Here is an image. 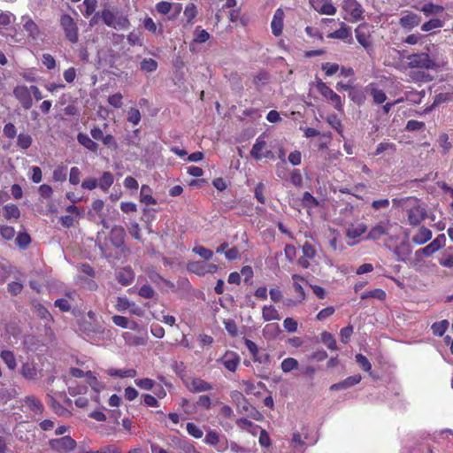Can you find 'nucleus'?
I'll use <instances>...</instances> for the list:
<instances>
[{
    "label": "nucleus",
    "instance_id": "052dcab7",
    "mask_svg": "<svg viewBox=\"0 0 453 453\" xmlns=\"http://www.w3.org/2000/svg\"><path fill=\"white\" fill-rule=\"evenodd\" d=\"M134 383L137 387L144 390H151L155 386V381L149 378L136 379Z\"/></svg>",
    "mask_w": 453,
    "mask_h": 453
},
{
    "label": "nucleus",
    "instance_id": "4468645a",
    "mask_svg": "<svg viewBox=\"0 0 453 453\" xmlns=\"http://www.w3.org/2000/svg\"><path fill=\"white\" fill-rule=\"evenodd\" d=\"M303 257L298 259V264L303 268L307 269L311 265L310 260L313 259L317 255V250L310 242H305L302 246Z\"/></svg>",
    "mask_w": 453,
    "mask_h": 453
},
{
    "label": "nucleus",
    "instance_id": "2eb2a0df",
    "mask_svg": "<svg viewBox=\"0 0 453 453\" xmlns=\"http://www.w3.org/2000/svg\"><path fill=\"white\" fill-rule=\"evenodd\" d=\"M20 374L27 380H36L41 371L38 370L37 365L33 361H27L21 365L20 367Z\"/></svg>",
    "mask_w": 453,
    "mask_h": 453
},
{
    "label": "nucleus",
    "instance_id": "5fc2aeb1",
    "mask_svg": "<svg viewBox=\"0 0 453 453\" xmlns=\"http://www.w3.org/2000/svg\"><path fill=\"white\" fill-rule=\"evenodd\" d=\"M421 11L426 15L437 14L443 11V7L441 5H436L433 3L426 4L422 6Z\"/></svg>",
    "mask_w": 453,
    "mask_h": 453
},
{
    "label": "nucleus",
    "instance_id": "49530a36",
    "mask_svg": "<svg viewBox=\"0 0 453 453\" xmlns=\"http://www.w3.org/2000/svg\"><path fill=\"white\" fill-rule=\"evenodd\" d=\"M111 319L115 326L121 328H134L136 326L135 323H133L134 326H131L129 319L124 316L114 315L112 316Z\"/></svg>",
    "mask_w": 453,
    "mask_h": 453
},
{
    "label": "nucleus",
    "instance_id": "f8f14e48",
    "mask_svg": "<svg viewBox=\"0 0 453 453\" xmlns=\"http://www.w3.org/2000/svg\"><path fill=\"white\" fill-rule=\"evenodd\" d=\"M446 242V236L444 234H439L434 240H433L428 245L418 250L416 254L421 253L426 257H429L441 250Z\"/></svg>",
    "mask_w": 453,
    "mask_h": 453
},
{
    "label": "nucleus",
    "instance_id": "393cba45",
    "mask_svg": "<svg viewBox=\"0 0 453 453\" xmlns=\"http://www.w3.org/2000/svg\"><path fill=\"white\" fill-rule=\"evenodd\" d=\"M432 238V231L426 227L420 226L412 237V242L418 245H422Z\"/></svg>",
    "mask_w": 453,
    "mask_h": 453
},
{
    "label": "nucleus",
    "instance_id": "f704fd0d",
    "mask_svg": "<svg viewBox=\"0 0 453 453\" xmlns=\"http://www.w3.org/2000/svg\"><path fill=\"white\" fill-rule=\"evenodd\" d=\"M350 31L349 28L344 24H341V27L332 33H330L327 37L332 39H341L345 40L349 37H350Z\"/></svg>",
    "mask_w": 453,
    "mask_h": 453
},
{
    "label": "nucleus",
    "instance_id": "6e6d98bb",
    "mask_svg": "<svg viewBox=\"0 0 453 453\" xmlns=\"http://www.w3.org/2000/svg\"><path fill=\"white\" fill-rule=\"evenodd\" d=\"M298 367V362L293 357L285 358L281 362V369L284 372H289Z\"/></svg>",
    "mask_w": 453,
    "mask_h": 453
},
{
    "label": "nucleus",
    "instance_id": "603ef678",
    "mask_svg": "<svg viewBox=\"0 0 453 453\" xmlns=\"http://www.w3.org/2000/svg\"><path fill=\"white\" fill-rule=\"evenodd\" d=\"M443 26V22L439 19H432L428 20L427 22H425L422 27L421 30L424 32H429L431 30L441 28Z\"/></svg>",
    "mask_w": 453,
    "mask_h": 453
},
{
    "label": "nucleus",
    "instance_id": "bf43d9fd",
    "mask_svg": "<svg viewBox=\"0 0 453 453\" xmlns=\"http://www.w3.org/2000/svg\"><path fill=\"white\" fill-rule=\"evenodd\" d=\"M157 68V63L153 58H144L141 62V69L145 72H154Z\"/></svg>",
    "mask_w": 453,
    "mask_h": 453
},
{
    "label": "nucleus",
    "instance_id": "423d86ee",
    "mask_svg": "<svg viewBox=\"0 0 453 453\" xmlns=\"http://www.w3.org/2000/svg\"><path fill=\"white\" fill-rule=\"evenodd\" d=\"M187 269L192 273L199 276H204L205 274L215 273L218 271L219 266L215 264L204 261H192L188 263Z\"/></svg>",
    "mask_w": 453,
    "mask_h": 453
},
{
    "label": "nucleus",
    "instance_id": "7c9ffc66",
    "mask_svg": "<svg viewBox=\"0 0 453 453\" xmlns=\"http://www.w3.org/2000/svg\"><path fill=\"white\" fill-rule=\"evenodd\" d=\"M24 406L27 407L35 413H41L43 409L41 401L33 395L27 396L24 399Z\"/></svg>",
    "mask_w": 453,
    "mask_h": 453
},
{
    "label": "nucleus",
    "instance_id": "412c9836",
    "mask_svg": "<svg viewBox=\"0 0 453 453\" xmlns=\"http://www.w3.org/2000/svg\"><path fill=\"white\" fill-rule=\"evenodd\" d=\"M421 21L420 17L413 12H407L403 15L399 19V24L405 29H411L419 25Z\"/></svg>",
    "mask_w": 453,
    "mask_h": 453
},
{
    "label": "nucleus",
    "instance_id": "69168bd1",
    "mask_svg": "<svg viewBox=\"0 0 453 453\" xmlns=\"http://www.w3.org/2000/svg\"><path fill=\"white\" fill-rule=\"evenodd\" d=\"M453 99V93L451 92H445V93H440L435 96L434 100V105H439L441 104L449 102Z\"/></svg>",
    "mask_w": 453,
    "mask_h": 453
},
{
    "label": "nucleus",
    "instance_id": "79ce46f5",
    "mask_svg": "<svg viewBox=\"0 0 453 453\" xmlns=\"http://www.w3.org/2000/svg\"><path fill=\"white\" fill-rule=\"evenodd\" d=\"M141 202L146 204L157 203V201L153 198V196L150 194V188L146 185H142L141 188Z\"/></svg>",
    "mask_w": 453,
    "mask_h": 453
},
{
    "label": "nucleus",
    "instance_id": "39448f33",
    "mask_svg": "<svg viewBox=\"0 0 453 453\" xmlns=\"http://www.w3.org/2000/svg\"><path fill=\"white\" fill-rule=\"evenodd\" d=\"M12 94L23 109L29 110L33 106L31 86L17 85Z\"/></svg>",
    "mask_w": 453,
    "mask_h": 453
},
{
    "label": "nucleus",
    "instance_id": "7ed1b4c3",
    "mask_svg": "<svg viewBox=\"0 0 453 453\" xmlns=\"http://www.w3.org/2000/svg\"><path fill=\"white\" fill-rule=\"evenodd\" d=\"M101 18L105 25L117 30L126 29L130 26V22L126 16L110 9L104 10Z\"/></svg>",
    "mask_w": 453,
    "mask_h": 453
},
{
    "label": "nucleus",
    "instance_id": "c03bdc74",
    "mask_svg": "<svg viewBox=\"0 0 453 453\" xmlns=\"http://www.w3.org/2000/svg\"><path fill=\"white\" fill-rule=\"evenodd\" d=\"M196 15L197 10L196 4L193 3L188 4L184 10V16L187 19V23L192 24Z\"/></svg>",
    "mask_w": 453,
    "mask_h": 453
},
{
    "label": "nucleus",
    "instance_id": "13d9d810",
    "mask_svg": "<svg viewBox=\"0 0 453 453\" xmlns=\"http://www.w3.org/2000/svg\"><path fill=\"white\" fill-rule=\"evenodd\" d=\"M321 69L325 72L326 76H333L340 70V65L336 63H324L321 65Z\"/></svg>",
    "mask_w": 453,
    "mask_h": 453
},
{
    "label": "nucleus",
    "instance_id": "774afa93",
    "mask_svg": "<svg viewBox=\"0 0 453 453\" xmlns=\"http://www.w3.org/2000/svg\"><path fill=\"white\" fill-rule=\"evenodd\" d=\"M123 96L120 93H115L108 97V103L114 108H120L123 104Z\"/></svg>",
    "mask_w": 453,
    "mask_h": 453
},
{
    "label": "nucleus",
    "instance_id": "de8ad7c7",
    "mask_svg": "<svg viewBox=\"0 0 453 453\" xmlns=\"http://www.w3.org/2000/svg\"><path fill=\"white\" fill-rule=\"evenodd\" d=\"M355 358H356V362L357 363V365L360 366V368L362 370L372 374V365L366 357H365L362 354H357Z\"/></svg>",
    "mask_w": 453,
    "mask_h": 453
},
{
    "label": "nucleus",
    "instance_id": "09e8293b",
    "mask_svg": "<svg viewBox=\"0 0 453 453\" xmlns=\"http://www.w3.org/2000/svg\"><path fill=\"white\" fill-rule=\"evenodd\" d=\"M321 341L329 349L335 350L337 349V344L333 334L328 332H323L321 334Z\"/></svg>",
    "mask_w": 453,
    "mask_h": 453
},
{
    "label": "nucleus",
    "instance_id": "37998d69",
    "mask_svg": "<svg viewBox=\"0 0 453 453\" xmlns=\"http://www.w3.org/2000/svg\"><path fill=\"white\" fill-rule=\"evenodd\" d=\"M210 39V34L205 30L197 27L194 33V42L203 43Z\"/></svg>",
    "mask_w": 453,
    "mask_h": 453
},
{
    "label": "nucleus",
    "instance_id": "f3484780",
    "mask_svg": "<svg viewBox=\"0 0 453 453\" xmlns=\"http://www.w3.org/2000/svg\"><path fill=\"white\" fill-rule=\"evenodd\" d=\"M186 387L190 392L198 393L211 390L213 386L200 378H193L186 382Z\"/></svg>",
    "mask_w": 453,
    "mask_h": 453
},
{
    "label": "nucleus",
    "instance_id": "ea45409f",
    "mask_svg": "<svg viewBox=\"0 0 453 453\" xmlns=\"http://www.w3.org/2000/svg\"><path fill=\"white\" fill-rule=\"evenodd\" d=\"M4 218L7 219H17L20 216V211H19V209L18 208V206H16L15 204H6L4 207Z\"/></svg>",
    "mask_w": 453,
    "mask_h": 453
},
{
    "label": "nucleus",
    "instance_id": "58836bf2",
    "mask_svg": "<svg viewBox=\"0 0 453 453\" xmlns=\"http://www.w3.org/2000/svg\"><path fill=\"white\" fill-rule=\"evenodd\" d=\"M449 323L447 319L435 322L431 326L433 334L436 336H442L448 329Z\"/></svg>",
    "mask_w": 453,
    "mask_h": 453
},
{
    "label": "nucleus",
    "instance_id": "a878e982",
    "mask_svg": "<svg viewBox=\"0 0 453 453\" xmlns=\"http://www.w3.org/2000/svg\"><path fill=\"white\" fill-rule=\"evenodd\" d=\"M117 280L121 285L128 286L134 280V273L131 267H124L118 273Z\"/></svg>",
    "mask_w": 453,
    "mask_h": 453
},
{
    "label": "nucleus",
    "instance_id": "0e129e2a",
    "mask_svg": "<svg viewBox=\"0 0 453 453\" xmlns=\"http://www.w3.org/2000/svg\"><path fill=\"white\" fill-rule=\"evenodd\" d=\"M187 431L191 436H193L196 439H200L203 435L202 429L194 423L187 424Z\"/></svg>",
    "mask_w": 453,
    "mask_h": 453
},
{
    "label": "nucleus",
    "instance_id": "f03ea898",
    "mask_svg": "<svg viewBox=\"0 0 453 453\" xmlns=\"http://www.w3.org/2000/svg\"><path fill=\"white\" fill-rule=\"evenodd\" d=\"M408 66L426 70L441 71L446 69L448 59L442 55L430 56L426 52L413 53L407 56Z\"/></svg>",
    "mask_w": 453,
    "mask_h": 453
},
{
    "label": "nucleus",
    "instance_id": "c756f323",
    "mask_svg": "<svg viewBox=\"0 0 453 453\" xmlns=\"http://www.w3.org/2000/svg\"><path fill=\"white\" fill-rule=\"evenodd\" d=\"M262 317L265 321L280 320V317L277 309L273 305H265L262 308Z\"/></svg>",
    "mask_w": 453,
    "mask_h": 453
},
{
    "label": "nucleus",
    "instance_id": "e2e57ef3",
    "mask_svg": "<svg viewBox=\"0 0 453 453\" xmlns=\"http://www.w3.org/2000/svg\"><path fill=\"white\" fill-rule=\"evenodd\" d=\"M127 120L133 125H138L141 121V113L136 108H130L127 111Z\"/></svg>",
    "mask_w": 453,
    "mask_h": 453
},
{
    "label": "nucleus",
    "instance_id": "a18cd8bd",
    "mask_svg": "<svg viewBox=\"0 0 453 453\" xmlns=\"http://www.w3.org/2000/svg\"><path fill=\"white\" fill-rule=\"evenodd\" d=\"M317 89L318 91L328 101L335 93L332 88H330L325 82L322 81H319L317 82Z\"/></svg>",
    "mask_w": 453,
    "mask_h": 453
},
{
    "label": "nucleus",
    "instance_id": "aec40b11",
    "mask_svg": "<svg viewBox=\"0 0 453 453\" xmlns=\"http://www.w3.org/2000/svg\"><path fill=\"white\" fill-rule=\"evenodd\" d=\"M284 12L281 8H278L273 15L271 28L272 32L275 36H279L282 33L283 29V20H284Z\"/></svg>",
    "mask_w": 453,
    "mask_h": 453
},
{
    "label": "nucleus",
    "instance_id": "4d7b16f0",
    "mask_svg": "<svg viewBox=\"0 0 453 453\" xmlns=\"http://www.w3.org/2000/svg\"><path fill=\"white\" fill-rule=\"evenodd\" d=\"M123 337H124L127 344H128V345L138 346V345L145 344L144 339L138 337V336L132 335L130 333H127V332L123 334Z\"/></svg>",
    "mask_w": 453,
    "mask_h": 453
},
{
    "label": "nucleus",
    "instance_id": "bb28decb",
    "mask_svg": "<svg viewBox=\"0 0 453 453\" xmlns=\"http://www.w3.org/2000/svg\"><path fill=\"white\" fill-rule=\"evenodd\" d=\"M77 141L80 144H81L89 151L97 152L99 145L95 141H93L87 134L79 133L77 135Z\"/></svg>",
    "mask_w": 453,
    "mask_h": 453
},
{
    "label": "nucleus",
    "instance_id": "680f3d73",
    "mask_svg": "<svg viewBox=\"0 0 453 453\" xmlns=\"http://www.w3.org/2000/svg\"><path fill=\"white\" fill-rule=\"evenodd\" d=\"M18 146L22 149H28L32 144V137L27 134H19L17 141Z\"/></svg>",
    "mask_w": 453,
    "mask_h": 453
},
{
    "label": "nucleus",
    "instance_id": "dca6fc26",
    "mask_svg": "<svg viewBox=\"0 0 453 453\" xmlns=\"http://www.w3.org/2000/svg\"><path fill=\"white\" fill-rule=\"evenodd\" d=\"M356 38L365 49H368L371 44V35L369 27L366 24H360L355 30Z\"/></svg>",
    "mask_w": 453,
    "mask_h": 453
},
{
    "label": "nucleus",
    "instance_id": "a211bd4d",
    "mask_svg": "<svg viewBox=\"0 0 453 453\" xmlns=\"http://www.w3.org/2000/svg\"><path fill=\"white\" fill-rule=\"evenodd\" d=\"M241 358L234 351H226L221 357L220 362L225 368L230 372H235L240 365Z\"/></svg>",
    "mask_w": 453,
    "mask_h": 453
},
{
    "label": "nucleus",
    "instance_id": "a19ab883",
    "mask_svg": "<svg viewBox=\"0 0 453 453\" xmlns=\"http://www.w3.org/2000/svg\"><path fill=\"white\" fill-rule=\"evenodd\" d=\"M302 204L308 209H312L318 207L319 203L310 192H304L302 197Z\"/></svg>",
    "mask_w": 453,
    "mask_h": 453
},
{
    "label": "nucleus",
    "instance_id": "cd10ccee",
    "mask_svg": "<svg viewBox=\"0 0 453 453\" xmlns=\"http://www.w3.org/2000/svg\"><path fill=\"white\" fill-rule=\"evenodd\" d=\"M366 231V226L363 223L351 224L346 230V236L349 239H357Z\"/></svg>",
    "mask_w": 453,
    "mask_h": 453
},
{
    "label": "nucleus",
    "instance_id": "4be33fe9",
    "mask_svg": "<svg viewBox=\"0 0 453 453\" xmlns=\"http://www.w3.org/2000/svg\"><path fill=\"white\" fill-rule=\"evenodd\" d=\"M361 375L359 374H356V375H353V376H349L348 377L347 379L343 380L341 382H338V383H335V384H333L331 387H330V389L331 390H342V389H347L354 385H357L358 384L360 381H361Z\"/></svg>",
    "mask_w": 453,
    "mask_h": 453
},
{
    "label": "nucleus",
    "instance_id": "e433bc0d",
    "mask_svg": "<svg viewBox=\"0 0 453 453\" xmlns=\"http://www.w3.org/2000/svg\"><path fill=\"white\" fill-rule=\"evenodd\" d=\"M114 178L110 172H104L98 180V187L104 191H107L113 184Z\"/></svg>",
    "mask_w": 453,
    "mask_h": 453
},
{
    "label": "nucleus",
    "instance_id": "f257e3e1",
    "mask_svg": "<svg viewBox=\"0 0 453 453\" xmlns=\"http://www.w3.org/2000/svg\"><path fill=\"white\" fill-rule=\"evenodd\" d=\"M392 203L395 207L405 211L408 223L411 226H419L427 216L426 209L420 200L414 196L394 198Z\"/></svg>",
    "mask_w": 453,
    "mask_h": 453
},
{
    "label": "nucleus",
    "instance_id": "4c0bfd02",
    "mask_svg": "<svg viewBox=\"0 0 453 453\" xmlns=\"http://www.w3.org/2000/svg\"><path fill=\"white\" fill-rule=\"evenodd\" d=\"M86 377L88 383L96 392H100L104 388V384L100 382L91 371L86 372Z\"/></svg>",
    "mask_w": 453,
    "mask_h": 453
},
{
    "label": "nucleus",
    "instance_id": "5701e85b",
    "mask_svg": "<svg viewBox=\"0 0 453 453\" xmlns=\"http://www.w3.org/2000/svg\"><path fill=\"white\" fill-rule=\"evenodd\" d=\"M312 7L319 12L326 15H334L336 8L329 2L321 3L319 0H311Z\"/></svg>",
    "mask_w": 453,
    "mask_h": 453
},
{
    "label": "nucleus",
    "instance_id": "6ab92c4d",
    "mask_svg": "<svg viewBox=\"0 0 453 453\" xmlns=\"http://www.w3.org/2000/svg\"><path fill=\"white\" fill-rule=\"evenodd\" d=\"M390 222L388 220L382 221L372 227L369 231L367 238L371 240H378L381 236L387 234L390 228Z\"/></svg>",
    "mask_w": 453,
    "mask_h": 453
},
{
    "label": "nucleus",
    "instance_id": "8fccbe9b",
    "mask_svg": "<svg viewBox=\"0 0 453 453\" xmlns=\"http://www.w3.org/2000/svg\"><path fill=\"white\" fill-rule=\"evenodd\" d=\"M386 297V293L380 288H376L371 291L365 292L361 295L362 299L376 298L378 300H383Z\"/></svg>",
    "mask_w": 453,
    "mask_h": 453
},
{
    "label": "nucleus",
    "instance_id": "9d476101",
    "mask_svg": "<svg viewBox=\"0 0 453 453\" xmlns=\"http://www.w3.org/2000/svg\"><path fill=\"white\" fill-rule=\"evenodd\" d=\"M50 445L53 449L60 453H64L73 450L76 446V442L70 436H64L58 439L50 440Z\"/></svg>",
    "mask_w": 453,
    "mask_h": 453
},
{
    "label": "nucleus",
    "instance_id": "2f4dec72",
    "mask_svg": "<svg viewBox=\"0 0 453 453\" xmlns=\"http://www.w3.org/2000/svg\"><path fill=\"white\" fill-rule=\"evenodd\" d=\"M106 372L109 376L119 378H134L136 375V371L134 369L111 368L108 369Z\"/></svg>",
    "mask_w": 453,
    "mask_h": 453
},
{
    "label": "nucleus",
    "instance_id": "b1692460",
    "mask_svg": "<svg viewBox=\"0 0 453 453\" xmlns=\"http://www.w3.org/2000/svg\"><path fill=\"white\" fill-rule=\"evenodd\" d=\"M21 21L24 29L29 34L33 39H36L39 35V27L29 16H22Z\"/></svg>",
    "mask_w": 453,
    "mask_h": 453
},
{
    "label": "nucleus",
    "instance_id": "338daca9",
    "mask_svg": "<svg viewBox=\"0 0 453 453\" xmlns=\"http://www.w3.org/2000/svg\"><path fill=\"white\" fill-rule=\"evenodd\" d=\"M387 150L395 151V145L389 142H382L377 146L374 155H376V156L380 155L381 153H383L384 151H387Z\"/></svg>",
    "mask_w": 453,
    "mask_h": 453
},
{
    "label": "nucleus",
    "instance_id": "72a5a7b5",
    "mask_svg": "<svg viewBox=\"0 0 453 453\" xmlns=\"http://www.w3.org/2000/svg\"><path fill=\"white\" fill-rule=\"evenodd\" d=\"M236 425L239 428L248 431L252 435H256L259 430V426L257 425L253 424L247 418L237 419Z\"/></svg>",
    "mask_w": 453,
    "mask_h": 453
},
{
    "label": "nucleus",
    "instance_id": "6e6552de",
    "mask_svg": "<svg viewBox=\"0 0 453 453\" xmlns=\"http://www.w3.org/2000/svg\"><path fill=\"white\" fill-rule=\"evenodd\" d=\"M345 19L358 20L362 18L363 9L357 0H344L342 3Z\"/></svg>",
    "mask_w": 453,
    "mask_h": 453
},
{
    "label": "nucleus",
    "instance_id": "0eeeda50",
    "mask_svg": "<svg viewBox=\"0 0 453 453\" xmlns=\"http://www.w3.org/2000/svg\"><path fill=\"white\" fill-rule=\"evenodd\" d=\"M60 25L65 32V37L73 43L78 42V27L73 18L64 14L60 19Z\"/></svg>",
    "mask_w": 453,
    "mask_h": 453
},
{
    "label": "nucleus",
    "instance_id": "c85d7f7f",
    "mask_svg": "<svg viewBox=\"0 0 453 453\" xmlns=\"http://www.w3.org/2000/svg\"><path fill=\"white\" fill-rule=\"evenodd\" d=\"M125 230L121 226H115L111 230V241L116 247H120L124 242Z\"/></svg>",
    "mask_w": 453,
    "mask_h": 453
},
{
    "label": "nucleus",
    "instance_id": "ddd939ff",
    "mask_svg": "<svg viewBox=\"0 0 453 453\" xmlns=\"http://www.w3.org/2000/svg\"><path fill=\"white\" fill-rule=\"evenodd\" d=\"M292 280H293V288H294L295 291L298 294L299 298L296 302H292L291 300H288L286 303L287 305L299 304V303H303L306 298L305 291H304L303 284H302V283H306V280L303 276L298 275V274H293Z\"/></svg>",
    "mask_w": 453,
    "mask_h": 453
},
{
    "label": "nucleus",
    "instance_id": "c9c22d12",
    "mask_svg": "<svg viewBox=\"0 0 453 453\" xmlns=\"http://www.w3.org/2000/svg\"><path fill=\"white\" fill-rule=\"evenodd\" d=\"M241 385L247 395H257L259 394V388L264 387L263 383H257L256 385L250 380H242Z\"/></svg>",
    "mask_w": 453,
    "mask_h": 453
},
{
    "label": "nucleus",
    "instance_id": "9b49d317",
    "mask_svg": "<svg viewBox=\"0 0 453 453\" xmlns=\"http://www.w3.org/2000/svg\"><path fill=\"white\" fill-rule=\"evenodd\" d=\"M436 145L441 156L449 154L453 149V135L446 132H441L436 139Z\"/></svg>",
    "mask_w": 453,
    "mask_h": 453
},
{
    "label": "nucleus",
    "instance_id": "20e7f679",
    "mask_svg": "<svg viewBox=\"0 0 453 453\" xmlns=\"http://www.w3.org/2000/svg\"><path fill=\"white\" fill-rule=\"evenodd\" d=\"M114 307L119 312H126L128 311L130 314L137 317H142L144 315L142 308L130 301L127 296H118Z\"/></svg>",
    "mask_w": 453,
    "mask_h": 453
},
{
    "label": "nucleus",
    "instance_id": "1a4fd4ad",
    "mask_svg": "<svg viewBox=\"0 0 453 453\" xmlns=\"http://www.w3.org/2000/svg\"><path fill=\"white\" fill-rule=\"evenodd\" d=\"M250 155L257 160L273 157L272 151L266 148V142L264 134L259 135L257 138L250 150Z\"/></svg>",
    "mask_w": 453,
    "mask_h": 453
},
{
    "label": "nucleus",
    "instance_id": "864d4df0",
    "mask_svg": "<svg viewBox=\"0 0 453 453\" xmlns=\"http://www.w3.org/2000/svg\"><path fill=\"white\" fill-rule=\"evenodd\" d=\"M220 436L214 430H209L205 435L204 442L208 445L216 447L219 443Z\"/></svg>",
    "mask_w": 453,
    "mask_h": 453
},
{
    "label": "nucleus",
    "instance_id": "3c124183",
    "mask_svg": "<svg viewBox=\"0 0 453 453\" xmlns=\"http://www.w3.org/2000/svg\"><path fill=\"white\" fill-rule=\"evenodd\" d=\"M192 251L197 254L201 258L209 260L213 256V251L201 245L193 248Z\"/></svg>",
    "mask_w": 453,
    "mask_h": 453
},
{
    "label": "nucleus",
    "instance_id": "473e14b6",
    "mask_svg": "<svg viewBox=\"0 0 453 453\" xmlns=\"http://www.w3.org/2000/svg\"><path fill=\"white\" fill-rule=\"evenodd\" d=\"M0 357L11 371H14L16 369L17 362L15 355L12 351L7 349L2 350L0 353Z\"/></svg>",
    "mask_w": 453,
    "mask_h": 453
}]
</instances>
